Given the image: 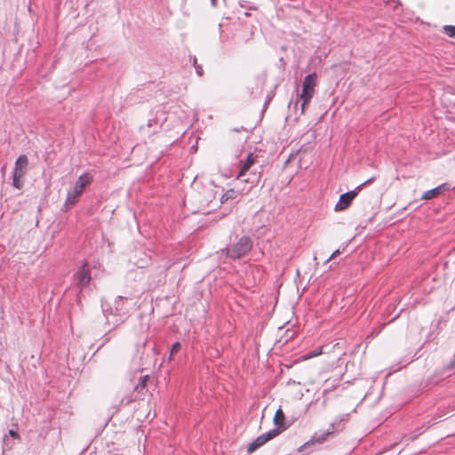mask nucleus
I'll return each instance as SVG.
<instances>
[{
	"mask_svg": "<svg viewBox=\"0 0 455 455\" xmlns=\"http://www.w3.org/2000/svg\"><path fill=\"white\" fill-rule=\"evenodd\" d=\"M28 160L27 156L21 155L15 161L12 173L24 176L27 172Z\"/></svg>",
	"mask_w": 455,
	"mask_h": 455,
	"instance_id": "nucleus-8",
	"label": "nucleus"
},
{
	"mask_svg": "<svg viewBox=\"0 0 455 455\" xmlns=\"http://www.w3.org/2000/svg\"><path fill=\"white\" fill-rule=\"evenodd\" d=\"M443 188V185L438 186V187H436V188H435L433 189L426 191L422 195L421 199H423V200H429V199H432V198H435V197L438 196L442 193Z\"/></svg>",
	"mask_w": 455,
	"mask_h": 455,
	"instance_id": "nucleus-12",
	"label": "nucleus"
},
{
	"mask_svg": "<svg viewBox=\"0 0 455 455\" xmlns=\"http://www.w3.org/2000/svg\"><path fill=\"white\" fill-rule=\"evenodd\" d=\"M91 278L89 266L84 263L75 273L73 281L75 285L83 289L89 284Z\"/></svg>",
	"mask_w": 455,
	"mask_h": 455,
	"instance_id": "nucleus-7",
	"label": "nucleus"
},
{
	"mask_svg": "<svg viewBox=\"0 0 455 455\" xmlns=\"http://www.w3.org/2000/svg\"><path fill=\"white\" fill-rule=\"evenodd\" d=\"M375 180V177H371L369 180H365L362 184L358 185L354 190L348 191L347 193L342 194L339 196L338 203L335 205V211L341 212L345 211L351 204L354 198L358 195V192L366 185L372 182Z\"/></svg>",
	"mask_w": 455,
	"mask_h": 455,
	"instance_id": "nucleus-6",
	"label": "nucleus"
},
{
	"mask_svg": "<svg viewBox=\"0 0 455 455\" xmlns=\"http://www.w3.org/2000/svg\"><path fill=\"white\" fill-rule=\"evenodd\" d=\"M316 85V74L312 73L304 78L302 84V91L299 95L301 103V113L305 112L306 107L310 103L311 99L315 94V87Z\"/></svg>",
	"mask_w": 455,
	"mask_h": 455,
	"instance_id": "nucleus-3",
	"label": "nucleus"
},
{
	"mask_svg": "<svg viewBox=\"0 0 455 455\" xmlns=\"http://www.w3.org/2000/svg\"><path fill=\"white\" fill-rule=\"evenodd\" d=\"M255 157L253 154L250 153L247 155L244 161H241L240 171L236 175L237 179L243 178L250 168L255 164Z\"/></svg>",
	"mask_w": 455,
	"mask_h": 455,
	"instance_id": "nucleus-9",
	"label": "nucleus"
},
{
	"mask_svg": "<svg viewBox=\"0 0 455 455\" xmlns=\"http://www.w3.org/2000/svg\"><path fill=\"white\" fill-rule=\"evenodd\" d=\"M191 60H192V63H193V66H194V67H195L196 65H198V63H197V60H196V56L191 57Z\"/></svg>",
	"mask_w": 455,
	"mask_h": 455,
	"instance_id": "nucleus-24",
	"label": "nucleus"
},
{
	"mask_svg": "<svg viewBox=\"0 0 455 455\" xmlns=\"http://www.w3.org/2000/svg\"><path fill=\"white\" fill-rule=\"evenodd\" d=\"M181 345L180 342H175L171 348V355H170V360L172 359V356L175 354H177L180 350Z\"/></svg>",
	"mask_w": 455,
	"mask_h": 455,
	"instance_id": "nucleus-19",
	"label": "nucleus"
},
{
	"mask_svg": "<svg viewBox=\"0 0 455 455\" xmlns=\"http://www.w3.org/2000/svg\"><path fill=\"white\" fill-rule=\"evenodd\" d=\"M267 442L266 440L264 439V436L262 435H260L259 436H258L252 443H251L248 446V451L249 452H252L254 451L256 449H258L259 447L262 446L263 444H265Z\"/></svg>",
	"mask_w": 455,
	"mask_h": 455,
	"instance_id": "nucleus-13",
	"label": "nucleus"
},
{
	"mask_svg": "<svg viewBox=\"0 0 455 455\" xmlns=\"http://www.w3.org/2000/svg\"><path fill=\"white\" fill-rule=\"evenodd\" d=\"M453 363L455 364V355H454V359H453Z\"/></svg>",
	"mask_w": 455,
	"mask_h": 455,
	"instance_id": "nucleus-26",
	"label": "nucleus"
},
{
	"mask_svg": "<svg viewBox=\"0 0 455 455\" xmlns=\"http://www.w3.org/2000/svg\"><path fill=\"white\" fill-rule=\"evenodd\" d=\"M321 354H322V349L320 348V349H318V350H316V351H315L313 353L307 354L306 355V358H312V357L317 356V355H319Z\"/></svg>",
	"mask_w": 455,
	"mask_h": 455,
	"instance_id": "nucleus-20",
	"label": "nucleus"
},
{
	"mask_svg": "<svg viewBox=\"0 0 455 455\" xmlns=\"http://www.w3.org/2000/svg\"><path fill=\"white\" fill-rule=\"evenodd\" d=\"M237 195H238V192L233 188L231 189H228L226 191L225 194L222 195L221 196V203H224L228 200H232V199H235L237 197Z\"/></svg>",
	"mask_w": 455,
	"mask_h": 455,
	"instance_id": "nucleus-15",
	"label": "nucleus"
},
{
	"mask_svg": "<svg viewBox=\"0 0 455 455\" xmlns=\"http://www.w3.org/2000/svg\"><path fill=\"white\" fill-rule=\"evenodd\" d=\"M127 299L122 296L115 299L113 303H103L102 310L107 319V323L113 327H116L123 323L129 316L128 309L124 305Z\"/></svg>",
	"mask_w": 455,
	"mask_h": 455,
	"instance_id": "nucleus-1",
	"label": "nucleus"
},
{
	"mask_svg": "<svg viewBox=\"0 0 455 455\" xmlns=\"http://www.w3.org/2000/svg\"><path fill=\"white\" fill-rule=\"evenodd\" d=\"M282 431L280 428L275 427L274 429L269 430L267 433L262 434V435L264 436V439L266 440V442H268L269 440L277 436Z\"/></svg>",
	"mask_w": 455,
	"mask_h": 455,
	"instance_id": "nucleus-16",
	"label": "nucleus"
},
{
	"mask_svg": "<svg viewBox=\"0 0 455 455\" xmlns=\"http://www.w3.org/2000/svg\"><path fill=\"white\" fill-rule=\"evenodd\" d=\"M443 32L450 37H455V26H444Z\"/></svg>",
	"mask_w": 455,
	"mask_h": 455,
	"instance_id": "nucleus-18",
	"label": "nucleus"
},
{
	"mask_svg": "<svg viewBox=\"0 0 455 455\" xmlns=\"http://www.w3.org/2000/svg\"><path fill=\"white\" fill-rule=\"evenodd\" d=\"M339 253H340L339 250H336V251H334L330 255V257L325 260V263L329 262L330 260H331L332 259H334L335 257H337Z\"/></svg>",
	"mask_w": 455,
	"mask_h": 455,
	"instance_id": "nucleus-21",
	"label": "nucleus"
},
{
	"mask_svg": "<svg viewBox=\"0 0 455 455\" xmlns=\"http://www.w3.org/2000/svg\"><path fill=\"white\" fill-rule=\"evenodd\" d=\"M148 379V375L140 376L138 384L134 387L135 391H137L138 393H142L143 390L146 388Z\"/></svg>",
	"mask_w": 455,
	"mask_h": 455,
	"instance_id": "nucleus-14",
	"label": "nucleus"
},
{
	"mask_svg": "<svg viewBox=\"0 0 455 455\" xmlns=\"http://www.w3.org/2000/svg\"><path fill=\"white\" fill-rule=\"evenodd\" d=\"M212 6L217 5V0H211Z\"/></svg>",
	"mask_w": 455,
	"mask_h": 455,
	"instance_id": "nucleus-25",
	"label": "nucleus"
},
{
	"mask_svg": "<svg viewBox=\"0 0 455 455\" xmlns=\"http://www.w3.org/2000/svg\"><path fill=\"white\" fill-rule=\"evenodd\" d=\"M347 416V415L343 416L339 419H336L330 425L329 428L326 431L321 433H315L312 438L308 442H307L304 446H308L314 443L321 444L324 443L328 439V437L334 432L341 431L343 429V427H339V424L346 419Z\"/></svg>",
	"mask_w": 455,
	"mask_h": 455,
	"instance_id": "nucleus-5",
	"label": "nucleus"
},
{
	"mask_svg": "<svg viewBox=\"0 0 455 455\" xmlns=\"http://www.w3.org/2000/svg\"><path fill=\"white\" fill-rule=\"evenodd\" d=\"M259 178H260V172H251L248 178L243 180V181H244L245 183H249L250 186L248 188H242L241 189V194L248 193L251 190V188L252 187H254L259 182Z\"/></svg>",
	"mask_w": 455,
	"mask_h": 455,
	"instance_id": "nucleus-10",
	"label": "nucleus"
},
{
	"mask_svg": "<svg viewBox=\"0 0 455 455\" xmlns=\"http://www.w3.org/2000/svg\"><path fill=\"white\" fill-rule=\"evenodd\" d=\"M9 434H10V435H12L14 438L18 437L17 432L12 429L9 430Z\"/></svg>",
	"mask_w": 455,
	"mask_h": 455,
	"instance_id": "nucleus-23",
	"label": "nucleus"
},
{
	"mask_svg": "<svg viewBox=\"0 0 455 455\" xmlns=\"http://www.w3.org/2000/svg\"><path fill=\"white\" fill-rule=\"evenodd\" d=\"M21 175L12 173V186L18 189H20L23 186Z\"/></svg>",
	"mask_w": 455,
	"mask_h": 455,
	"instance_id": "nucleus-17",
	"label": "nucleus"
},
{
	"mask_svg": "<svg viewBox=\"0 0 455 455\" xmlns=\"http://www.w3.org/2000/svg\"><path fill=\"white\" fill-rule=\"evenodd\" d=\"M92 180V178L88 173L80 175L75 186L68 192L66 204H75L78 197L82 195L84 188L91 184Z\"/></svg>",
	"mask_w": 455,
	"mask_h": 455,
	"instance_id": "nucleus-4",
	"label": "nucleus"
},
{
	"mask_svg": "<svg viewBox=\"0 0 455 455\" xmlns=\"http://www.w3.org/2000/svg\"><path fill=\"white\" fill-rule=\"evenodd\" d=\"M195 68H196V74H197L199 76H203V74H204V70H203L202 66H201V65H199V64H198V65H196V66H195Z\"/></svg>",
	"mask_w": 455,
	"mask_h": 455,
	"instance_id": "nucleus-22",
	"label": "nucleus"
},
{
	"mask_svg": "<svg viewBox=\"0 0 455 455\" xmlns=\"http://www.w3.org/2000/svg\"><path fill=\"white\" fill-rule=\"evenodd\" d=\"M252 248V241L249 236H242L232 248L222 249V254L233 259H240L247 254Z\"/></svg>",
	"mask_w": 455,
	"mask_h": 455,
	"instance_id": "nucleus-2",
	"label": "nucleus"
},
{
	"mask_svg": "<svg viewBox=\"0 0 455 455\" xmlns=\"http://www.w3.org/2000/svg\"><path fill=\"white\" fill-rule=\"evenodd\" d=\"M284 420H285V416H284V413L283 411H282L281 408H279L275 413V416H274V423L275 425V427L276 428H280L281 431H283L285 429V427H284Z\"/></svg>",
	"mask_w": 455,
	"mask_h": 455,
	"instance_id": "nucleus-11",
	"label": "nucleus"
}]
</instances>
